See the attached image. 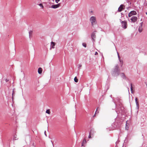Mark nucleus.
Masks as SVG:
<instances>
[{
	"label": "nucleus",
	"instance_id": "obj_4",
	"mask_svg": "<svg viewBox=\"0 0 147 147\" xmlns=\"http://www.w3.org/2000/svg\"><path fill=\"white\" fill-rule=\"evenodd\" d=\"M137 17L134 16L132 17L130 19L131 22L134 23L136 22L137 21Z\"/></svg>",
	"mask_w": 147,
	"mask_h": 147
},
{
	"label": "nucleus",
	"instance_id": "obj_5",
	"mask_svg": "<svg viewBox=\"0 0 147 147\" xmlns=\"http://www.w3.org/2000/svg\"><path fill=\"white\" fill-rule=\"evenodd\" d=\"M125 8V6L124 5H121L119 7L118 9V11L119 12H121L123 9Z\"/></svg>",
	"mask_w": 147,
	"mask_h": 147
},
{
	"label": "nucleus",
	"instance_id": "obj_20",
	"mask_svg": "<svg viewBox=\"0 0 147 147\" xmlns=\"http://www.w3.org/2000/svg\"><path fill=\"white\" fill-rule=\"evenodd\" d=\"M98 108L96 110V112H95V114H94V115L93 116V117H94V116H95V114H96V113H99V111H98V112H97V109H98Z\"/></svg>",
	"mask_w": 147,
	"mask_h": 147
},
{
	"label": "nucleus",
	"instance_id": "obj_16",
	"mask_svg": "<svg viewBox=\"0 0 147 147\" xmlns=\"http://www.w3.org/2000/svg\"><path fill=\"white\" fill-rule=\"evenodd\" d=\"M38 5L40 6L42 9L43 8V6L42 3H40L38 4Z\"/></svg>",
	"mask_w": 147,
	"mask_h": 147
},
{
	"label": "nucleus",
	"instance_id": "obj_18",
	"mask_svg": "<svg viewBox=\"0 0 147 147\" xmlns=\"http://www.w3.org/2000/svg\"><path fill=\"white\" fill-rule=\"evenodd\" d=\"M14 95V89H13V93H12V99H13V96Z\"/></svg>",
	"mask_w": 147,
	"mask_h": 147
},
{
	"label": "nucleus",
	"instance_id": "obj_10",
	"mask_svg": "<svg viewBox=\"0 0 147 147\" xmlns=\"http://www.w3.org/2000/svg\"><path fill=\"white\" fill-rule=\"evenodd\" d=\"M42 69L40 67L38 69V72L39 74H40L42 73Z\"/></svg>",
	"mask_w": 147,
	"mask_h": 147
},
{
	"label": "nucleus",
	"instance_id": "obj_2",
	"mask_svg": "<svg viewBox=\"0 0 147 147\" xmlns=\"http://www.w3.org/2000/svg\"><path fill=\"white\" fill-rule=\"evenodd\" d=\"M137 14L136 12L134 11H131L128 14V16L129 17H131L132 15H136Z\"/></svg>",
	"mask_w": 147,
	"mask_h": 147
},
{
	"label": "nucleus",
	"instance_id": "obj_1",
	"mask_svg": "<svg viewBox=\"0 0 147 147\" xmlns=\"http://www.w3.org/2000/svg\"><path fill=\"white\" fill-rule=\"evenodd\" d=\"M90 21L92 26L96 24V19L95 16H91L90 18Z\"/></svg>",
	"mask_w": 147,
	"mask_h": 147
},
{
	"label": "nucleus",
	"instance_id": "obj_8",
	"mask_svg": "<svg viewBox=\"0 0 147 147\" xmlns=\"http://www.w3.org/2000/svg\"><path fill=\"white\" fill-rule=\"evenodd\" d=\"M91 37L92 40L94 41H95V38H96V35L95 33L94 32L92 33L91 35Z\"/></svg>",
	"mask_w": 147,
	"mask_h": 147
},
{
	"label": "nucleus",
	"instance_id": "obj_23",
	"mask_svg": "<svg viewBox=\"0 0 147 147\" xmlns=\"http://www.w3.org/2000/svg\"><path fill=\"white\" fill-rule=\"evenodd\" d=\"M88 137L89 138H91V134H90Z\"/></svg>",
	"mask_w": 147,
	"mask_h": 147
},
{
	"label": "nucleus",
	"instance_id": "obj_27",
	"mask_svg": "<svg viewBox=\"0 0 147 147\" xmlns=\"http://www.w3.org/2000/svg\"><path fill=\"white\" fill-rule=\"evenodd\" d=\"M92 12H93L92 11L90 12V13H92Z\"/></svg>",
	"mask_w": 147,
	"mask_h": 147
},
{
	"label": "nucleus",
	"instance_id": "obj_12",
	"mask_svg": "<svg viewBox=\"0 0 147 147\" xmlns=\"http://www.w3.org/2000/svg\"><path fill=\"white\" fill-rule=\"evenodd\" d=\"M139 31L140 32H141L142 31V25L140 26L139 28Z\"/></svg>",
	"mask_w": 147,
	"mask_h": 147
},
{
	"label": "nucleus",
	"instance_id": "obj_11",
	"mask_svg": "<svg viewBox=\"0 0 147 147\" xmlns=\"http://www.w3.org/2000/svg\"><path fill=\"white\" fill-rule=\"evenodd\" d=\"M121 75L122 78H123V79H125L126 77L125 74L123 73H121Z\"/></svg>",
	"mask_w": 147,
	"mask_h": 147
},
{
	"label": "nucleus",
	"instance_id": "obj_25",
	"mask_svg": "<svg viewBox=\"0 0 147 147\" xmlns=\"http://www.w3.org/2000/svg\"><path fill=\"white\" fill-rule=\"evenodd\" d=\"M118 57L119 58V55H118Z\"/></svg>",
	"mask_w": 147,
	"mask_h": 147
},
{
	"label": "nucleus",
	"instance_id": "obj_19",
	"mask_svg": "<svg viewBox=\"0 0 147 147\" xmlns=\"http://www.w3.org/2000/svg\"><path fill=\"white\" fill-rule=\"evenodd\" d=\"M82 45L85 47H86V44L85 43H82Z\"/></svg>",
	"mask_w": 147,
	"mask_h": 147
},
{
	"label": "nucleus",
	"instance_id": "obj_14",
	"mask_svg": "<svg viewBox=\"0 0 147 147\" xmlns=\"http://www.w3.org/2000/svg\"><path fill=\"white\" fill-rule=\"evenodd\" d=\"M86 143V141L85 139H84L83 140L82 144V146H83V144H85Z\"/></svg>",
	"mask_w": 147,
	"mask_h": 147
},
{
	"label": "nucleus",
	"instance_id": "obj_7",
	"mask_svg": "<svg viewBox=\"0 0 147 147\" xmlns=\"http://www.w3.org/2000/svg\"><path fill=\"white\" fill-rule=\"evenodd\" d=\"M60 5L59 4H58L55 5H52L51 6V7L52 8L55 9L59 7Z\"/></svg>",
	"mask_w": 147,
	"mask_h": 147
},
{
	"label": "nucleus",
	"instance_id": "obj_3",
	"mask_svg": "<svg viewBox=\"0 0 147 147\" xmlns=\"http://www.w3.org/2000/svg\"><path fill=\"white\" fill-rule=\"evenodd\" d=\"M122 24V27L123 28L125 29L127 28V22L125 21H122L121 22Z\"/></svg>",
	"mask_w": 147,
	"mask_h": 147
},
{
	"label": "nucleus",
	"instance_id": "obj_21",
	"mask_svg": "<svg viewBox=\"0 0 147 147\" xmlns=\"http://www.w3.org/2000/svg\"><path fill=\"white\" fill-rule=\"evenodd\" d=\"M60 1V0H55V2L57 3Z\"/></svg>",
	"mask_w": 147,
	"mask_h": 147
},
{
	"label": "nucleus",
	"instance_id": "obj_17",
	"mask_svg": "<svg viewBox=\"0 0 147 147\" xmlns=\"http://www.w3.org/2000/svg\"><path fill=\"white\" fill-rule=\"evenodd\" d=\"M46 112V113H48V114H50V112L49 109L47 110Z\"/></svg>",
	"mask_w": 147,
	"mask_h": 147
},
{
	"label": "nucleus",
	"instance_id": "obj_28",
	"mask_svg": "<svg viewBox=\"0 0 147 147\" xmlns=\"http://www.w3.org/2000/svg\"><path fill=\"white\" fill-rule=\"evenodd\" d=\"M146 15H147V13H146Z\"/></svg>",
	"mask_w": 147,
	"mask_h": 147
},
{
	"label": "nucleus",
	"instance_id": "obj_13",
	"mask_svg": "<svg viewBox=\"0 0 147 147\" xmlns=\"http://www.w3.org/2000/svg\"><path fill=\"white\" fill-rule=\"evenodd\" d=\"M131 93H133L134 92L133 91V87H132V84H131Z\"/></svg>",
	"mask_w": 147,
	"mask_h": 147
},
{
	"label": "nucleus",
	"instance_id": "obj_9",
	"mask_svg": "<svg viewBox=\"0 0 147 147\" xmlns=\"http://www.w3.org/2000/svg\"><path fill=\"white\" fill-rule=\"evenodd\" d=\"M55 45V43L54 42H51L50 49H51V48L53 49L54 48Z\"/></svg>",
	"mask_w": 147,
	"mask_h": 147
},
{
	"label": "nucleus",
	"instance_id": "obj_15",
	"mask_svg": "<svg viewBox=\"0 0 147 147\" xmlns=\"http://www.w3.org/2000/svg\"><path fill=\"white\" fill-rule=\"evenodd\" d=\"M74 81L76 82H78V80L77 79L76 77L74 78Z\"/></svg>",
	"mask_w": 147,
	"mask_h": 147
},
{
	"label": "nucleus",
	"instance_id": "obj_22",
	"mask_svg": "<svg viewBox=\"0 0 147 147\" xmlns=\"http://www.w3.org/2000/svg\"><path fill=\"white\" fill-rule=\"evenodd\" d=\"M98 54V53L97 52H96L95 53V55H97Z\"/></svg>",
	"mask_w": 147,
	"mask_h": 147
},
{
	"label": "nucleus",
	"instance_id": "obj_24",
	"mask_svg": "<svg viewBox=\"0 0 147 147\" xmlns=\"http://www.w3.org/2000/svg\"><path fill=\"white\" fill-rule=\"evenodd\" d=\"M79 67H80L82 66V65H79Z\"/></svg>",
	"mask_w": 147,
	"mask_h": 147
},
{
	"label": "nucleus",
	"instance_id": "obj_6",
	"mask_svg": "<svg viewBox=\"0 0 147 147\" xmlns=\"http://www.w3.org/2000/svg\"><path fill=\"white\" fill-rule=\"evenodd\" d=\"M135 102L136 105V107L138 109L139 108V105L138 102V99L136 98H135Z\"/></svg>",
	"mask_w": 147,
	"mask_h": 147
},
{
	"label": "nucleus",
	"instance_id": "obj_26",
	"mask_svg": "<svg viewBox=\"0 0 147 147\" xmlns=\"http://www.w3.org/2000/svg\"><path fill=\"white\" fill-rule=\"evenodd\" d=\"M45 135H46V134H45Z\"/></svg>",
	"mask_w": 147,
	"mask_h": 147
}]
</instances>
